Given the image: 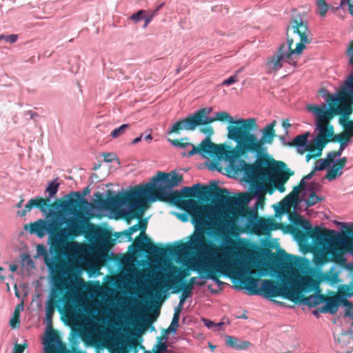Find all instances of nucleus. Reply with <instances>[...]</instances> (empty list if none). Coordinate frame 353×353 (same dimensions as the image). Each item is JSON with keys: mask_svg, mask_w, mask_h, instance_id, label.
I'll return each instance as SVG.
<instances>
[{"mask_svg": "<svg viewBox=\"0 0 353 353\" xmlns=\"http://www.w3.org/2000/svg\"><path fill=\"white\" fill-rule=\"evenodd\" d=\"M310 134L309 132H306L303 134L297 135L292 142L288 143V145L297 147L299 152L304 150L309 145H307V142Z\"/></svg>", "mask_w": 353, "mask_h": 353, "instance_id": "26", "label": "nucleus"}, {"mask_svg": "<svg viewBox=\"0 0 353 353\" xmlns=\"http://www.w3.org/2000/svg\"><path fill=\"white\" fill-rule=\"evenodd\" d=\"M276 124V121L274 120L271 123L267 125L262 130V135L259 139L262 147H265V144H272L276 137V132L274 127Z\"/></svg>", "mask_w": 353, "mask_h": 353, "instance_id": "23", "label": "nucleus"}, {"mask_svg": "<svg viewBox=\"0 0 353 353\" xmlns=\"http://www.w3.org/2000/svg\"><path fill=\"white\" fill-rule=\"evenodd\" d=\"M320 200V198L314 192H312L310 194L308 199L305 201L306 205L307 207L313 206Z\"/></svg>", "mask_w": 353, "mask_h": 353, "instance_id": "38", "label": "nucleus"}, {"mask_svg": "<svg viewBox=\"0 0 353 353\" xmlns=\"http://www.w3.org/2000/svg\"><path fill=\"white\" fill-rule=\"evenodd\" d=\"M299 260L300 257L283 250L280 254L274 256V265H258L257 276L250 264L239 263L233 257L215 264L205 263L199 270L217 283H221L219 280L221 275L235 278L248 290L250 294L263 293L268 298L282 296L294 300L296 296L289 290L288 273L295 268Z\"/></svg>", "mask_w": 353, "mask_h": 353, "instance_id": "2", "label": "nucleus"}, {"mask_svg": "<svg viewBox=\"0 0 353 353\" xmlns=\"http://www.w3.org/2000/svg\"><path fill=\"white\" fill-rule=\"evenodd\" d=\"M332 152L334 153L335 157H340L342 154L343 151H341V150L339 149L338 150L332 151Z\"/></svg>", "mask_w": 353, "mask_h": 353, "instance_id": "64", "label": "nucleus"}, {"mask_svg": "<svg viewBox=\"0 0 353 353\" xmlns=\"http://www.w3.org/2000/svg\"><path fill=\"white\" fill-rule=\"evenodd\" d=\"M343 174V171L338 169L334 165L331 169L328 170L325 178L329 181L334 180L337 176Z\"/></svg>", "mask_w": 353, "mask_h": 353, "instance_id": "31", "label": "nucleus"}, {"mask_svg": "<svg viewBox=\"0 0 353 353\" xmlns=\"http://www.w3.org/2000/svg\"><path fill=\"white\" fill-rule=\"evenodd\" d=\"M17 39H18L17 34H10V35L3 34L2 40H4L5 41H6L8 43H14L17 41Z\"/></svg>", "mask_w": 353, "mask_h": 353, "instance_id": "44", "label": "nucleus"}, {"mask_svg": "<svg viewBox=\"0 0 353 353\" xmlns=\"http://www.w3.org/2000/svg\"><path fill=\"white\" fill-rule=\"evenodd\" d=\"M23 310V303L18 304L14 311L12 317L10 321L12 328H18L20 325V311Z\"/></svg>", "mask_w": 353, "mask_h": 353, "instance_id": "27", "label": "nucleus"}, {"mask_svg": "<svg viewBox=\"0 0 353 353\" xmlns=\"http://www.w3.org/2000/svg\"><path fill=\"white\" fill-rule=\"evenodd\" d=\"M282 126L285 128V129H288L291 127V124L289 122V120L288 119H285L282 121Z\"/></svg>", "mask_w": 353, "mask_h": 353, "instance_id": "57", "label": "nucleus"}, {"mask_svg": "<svg viewBox=\"0 0 353 353\" xmlns=\"http://www.w3.org/2000/svg\"><path fill=\"white\" fill-rule=\"evenodd\" d=\"M190 295H191L190 293L183 291V293L180 296V301H179V302H181V305H183L186 299H188Z\"/></svg>", "mask_w": 353, "mask_h": 353, "instance_id": "51", "label": "nucleus"}, {"mask_svg": "<svg viewBox=\"0 0 353 353\" xmlns=\"http://www.w3.org/2000/svg\"><path fill=\"white\" fill-rule=\"evenodd\" d=\"M17 265L15 264H10L9 266V269L11 272H14L17 270Z\"/></svg>", "mask_w": 353, "mask_h": 353, "instance_id": "62", "label": "nucleus"}, {"mask_svg": "<svg viewBox=\"0 0 353 353\" xmlns=\"http://www.w3.org/2000/svg\"><path fill=\"white\" fill-rule=\"evenodd\" d=\"M340 143V147H339V149L341 150V151H343L344 149L347 147L348 143Z\"/></svg>", "mask_w": 353, "mask_h": 353, "instance_id": "63", "label": "nucleus"}, {"mask_svg": "<svg viewBox=\"0 0 353 353\" xmlns=\"http://www.w3.org/2000/svg\"><path fill=\"white\" fill-rule=\"evenodd\" d=\"M145 12V10H141L138 11L137 12L133 14L130 18L134 20L135 22H137L142 19L143 17L142 14Z\"/></svg>", "mask_w": 353, "mask_h": 353, "instance_id": "50", "label": "nucleus"}, {"mask_svg": "<svg viewBox=\"0 0 353 353\" xmlns=\"http://www.w3.org/2000/svg\"><path fill=\"white\" fill-rule=\"evenodd\" d=\"M139 230L141 233L137 237L134 243L129 245L128 250L132 249L134 252L138 251L144 252L149 255L164 257L166 256H179L188 248L186 243H181L177 245H170L167 248H161L154 244L150 239L146 235L145 231L147 228L146 221L139 222Z\"/></svg>", "mask_w": 353, "mask_h": 353, "instance_id": "11", "label": "nucleus"}, {"mask_svg": "<svg viewBox=\"0 0 353 353\" xmlns=\"http://www.w3.org/2000/svg\"><path fill=\"white\" fill-rule=\"evenodd\" d=\"M236 125L228 126V138L234 141L235 148L225 145L223 159L229 163L235 173L243 172L252 191L259 193L270 179L267 148L262 147L258 137L252 133L258 129L255 118L239 119Z\"/></svg>", "mask_w": 353, "mask_h": 353, "instance_id": "3", "label": "nucleus"}, {"mask_svg": "<svg viewBox=\"0 0 353 353\" xmlns=\"http://www.w3.org/2000/svg\"><path fill=\"white\" fill-rule=\"evenodd\" d=\"M318 150L317 152L315 154H312V152H309V153H307L306 154L305 159H306L307 162H309L312 159H314V158L320 157L321 155L323 150Z\"/></svg>", "mask_w": 353, "mask_h": 353, "instance_id": "48", "label": "nucleus"}, {"mask_svg": "<svg viewBox=\"0 0 353 353\" xmlns=\"http://www.w3.org/2000/svg\"><path fill=\"white\" fill-rule=\"evenodd\" d=\"M336 158L335 155L334 154V153L332 152H330L327 154V157H326V160L330 163H332L334 162V159Z\"/></svg>", "mask_w": 353, "mask_h": 353, "instance_id": "54", "label": "nucleus"}, {"mask_svg": "<svg viewBox=\"0 0 353 353\" xmlns=\"http://www.w3.org/2000/svg\"><path fill=\"white\" fill-rule=\"evenodd\" d=\"M344 298L345 297H341V295H338L337 294H333L332 296L325 294L323 302L325 303V305L319 307L316 310L313 311V314L317 315L319 312L335 314L339 310V307L342 304Z\"/></svg>", "mask_w": 353, "mask_h": 353, "instance_id": "21", "label": "nucleus"}, {"mask_svg": "<svg viewBox=\"0 0 353 353\" xmlns=\"http://www.w3.org/2000/svg\"><path fill=\"white\" fill-rule=\"evenodd\" d=\"M77 198L70 197L68 201V208L73 217L67 222L68 228L62 229L61 223L56 219L46 221L41 219L34 223L25 225L24 229L29 228L30 234H35L39 238L46 233L49 234L50 252L55 253L57 257H74L78 250V243L68 240L73 239L81 235H85L89 229L93 228L87 216L88 202L82 198L79 192H72Z\"/></svg>", "mask_w": 353, "mask_h": 353, "instance_id": "4", "label": "nucleus"}, {"mask_svg": "<svg viewBox=\"0 0 353 353\" xmlns=\"http://www.w3.org/2000/svg\"><path fill=\"white\" fill-rule=\"evenodd\" d=\"M153 17V15H148L145 18V23L143 25V28H146L147 26L150 23Z\"/></svg>", "mask_w": 353, "mask_h": 353, "instance_id": "56", "label": "nucleus"}, {"mask_svg": "<svg viewBox=\"0 0 353 353\" xmlns=\"http://www.w3.org/2000/svg\"><path fill=\"white\" fill-rule=\"evenodd\" d=\"M37 252L39 256H43L44 263L52 274H58L62 272V260L67 256L57 257L54 253V257H50L46 246L43 244H39L37 246ZM70 257H68L70 259Z\"/></svg>", "mask_w": 353, "mask_h": 353, "instance_id": "19", "label": "nucleus"}, {"mask_svg": "<svg viewBox=\"0 0 353 353\" xmlns=\"http://www.w3.org/2000/svg\"><path fill=\"white\" fill-rule=\"evenodd\" d=\"M104 161L105 162H112L114 159V157H115V155L112 153H106L104 154Z\"/></svg>", "mask_w": 353, "mask_h": 353, "instance_id": "52", "label": "nucleus"}, {"mask_svg": "<svg viewBox=\"0 0 353 353\" xmlns=\"http://www.w3.org/2000/svg\"><path fill=\"white\" fill-rule=\"evenodd\" d=\"M347 161V157H343L337 159L336 161L334 163V165L340 170H341L345 166Z\"/></svg>", "mask_w": 353, "mask_h": 353, "instance_id": "42", "label": "nucleus"}, {"mask_svg": "<svg viewBox=\"0 0 353 353\" xmlns=\"http://www.w3.org/2000/svg\"><path fill=\"white\" fill-rule=\"evenodd\" d=\"M213 188L200 183L192 187H183L180 192L167 190L166 199L161 201H170L187 211L191 216L195 232L190 239L191 248L204 258H208L210 252L218 250L216 245L207 239L205 234H213L218 238H224L233 232H243L236 224L235 220L230 216H223L219 224L209 221L205 214V205H201L199 201L192 199L198 198L202 201H208L212 198L214 202L228 207L240 206L246 204L248 194L242 193L238 196H231L226 188H221L215 182L212 183Z\"/></svg>", "mask_w": 353, "mask_h": 353, "instance_id": "1", "label": "nucleus"}, {"mask_svg": "<svg viewBox=\"0 0 353 353\" xmlns=\"http://www.w3.org/2000/svg\"><path fill=\"white\" fill-rule=\"evenodd\" d=\"M350 117V116L345 117V114L343 113L342 116L339 117V122L343 127V131L340 134H334L332 142H350L351 138L353 137V121L352 119H349Z\"/></svg>", "mask_w": 353, "mask_h": 353, "instance_id": "20", "label": "nucleus"}, {"mask_svg": "<svg viewBox=\"0 0 353 353\" xmlns=\"http://www.w3.org/2000/svg\"><path fill=\"white\" fill-rule=\"evenodd\" d=\"M250 345V343L247 341L239 340V342H236L234 349L239 350H245Z\"/></svg>", "mask_w": 353, "mask_h": 353, "instance_id": "39", "label": "nucleus"}, {"mask_svg": "<svg viewBox=\"0 0 353 353\" xmlns=\"http://www.w3.org/2000/svg\"><path fill=\"white\" fill-rule=\"evenodd\" d=\"M316 163H318V165H316L314 168V171L323 170L330 165V163L325 159L317 161Z\"/></svg>", "mask_w": 353, "mask_h": 353, "instance_id": "40", "label": "nucleus"}, {"mask_svg": "<svg viewBox=\"0 0 353 353\" xmlns=\"http://www.w3.org/2000/svg\"><path fill=\"white\" fill-rule=\"evenodd\" d=\"M59 183L55 181L51 182L46 188V192L48 193V196L46 198H49L50 202L51 199L57 194Z\"/></svg>", "mask_w": 353, "mask_h": 353, "instance_id": "30", "label": "nucleus"}, {"mask_svg": "<svg viewBox=\"0 0 353 353\" xmlns=\"http://www.w3.org/2000/svg\"><path fill=\"white\" fill-rule=\"evenodd\" d=\"M188 138H182L181 139H169V141L176 147H179L181 148H185L188 146H192V143L188 142Z\"/></svg>", "mask_w": 353, "mask_h": 353, "instance_id": "33", "label": "nucleus"}, {"mask_svg": "<svg viewBox=\"0 0 353 353\" xmlns=\"http://www.w3.org/2000/svg\"><path fill=\"white\" fill-rule=\"evenodd\" d=\"M174 288L175 289L173 292L174 293H178L181 291H184L191 294L193 286H192L191 284H190L188 282L183 281L181 286Z\"/></svg>", "mask_w": 353, "mask_h": 353, "instance_id": "37", "label": "nucleus"}, {"mask_svg": "<svg viewBox=\"0 0 353 353\" xmlns=\"http://www.w3.org/2000/svg\"><path fill=\"white\" fill-rule=\"evenodd\" d=\"M352 288L347 285H341L339 289L338 295H341V297L345 296H352L353 295V292H352Z\"/></svg>", "mask_w": 353, "mask_h": 353, "instance_id": "35", "label": "nucleus"}, {"mask_svg": "<svg viewBox=\"0 0 353 353\" xmlns=\"http://www.w3.org/2000/svg\"><path fill=\"white\" fill-rule=\"evenodd\" d=\"M287 44L299 56L305 48V45L312 41L311 32L307 23L300 15L292 16L286 28Z\"/></svg>", "mask_w": 353, "mask_h": 353, "instance_id": "12", "label": "nucleus"}, {"mask_svg": "<svg viewBox=\"0 0 353 353\" xmlns=\"http://www.w3.org/2000/svg\"><path fill=\"white\" fill-rule=\"evenodd\" d=\"M315 172L316 171H314V168L312 172H310L308 174L304 176L303 179L304 180H309V179H310L314 176Z\"/></svg>", "mask_w": 353, "mask_h": 353, "instance_id": "59", "label": "nucleus"}, {"mask_svg": "<svg viewBox=\"0 0 353 353\" xmlns=\"http://www.w3.org/2000/svg\"><path fill=\"white\" fill-rule=\"evenodd\" d=\"M278 228L279 224L273 219L259 217L256 214L248 219L245 225L246 232L257 235L268 234Z\"/></svg>", "mask_w": 353, "mask_h": 353, "instance_id": "16", "label": "nucleus"}, {"mask_svg": "<svg viewBox=\"0 0 353 353\" xmlns=\"http://www.w3.org/2000/svg\"><path fill=\"white\" fill-rule=\"evenodd\" d=\"M98 234L100 236V239L103 243L108 241L110 239L109 235H107L105 233H104L102 231H100V232Z\"/></svg>", "mask_w": 353, "mask_h": 353, "instance_id": "53", "label": "nucleus"}, {"mask_svg": "<svg viewBox=\"0 0 353 353\" xmlns=\"http://www.w3.org/2000/svg\"><path fill=\"white\" fill-rule=\"evenodd\" d=\"M300 192V188L294 187L293 190L288 196H285L283 202L285 203L288 206L298 203Z\"/></svg>", "mask_w": 353, "mask_h": 353, "instance_id": "28", "label": "nucleus"}, {"mask_svg": "<svg viewBox=\"0 0 353 353\" xmlns=\"http://www.w3.org/2000/svg\"><path fill=\"white\" fill-rule=\"evenodd\" d=\"M107 194L108 197L104 199L101 193L98 192L95 193L96 199L94 203H96L98 208L108 210L119 205L128 203L131 208V210L128 213V216H126L127 221L129 223L130 220L134 217L141 219L144 208L141 206V199H139L136 186L122 195L110 196L112 194L111 190H108Z\"/></svg>", "mask_w": 353, "mask_h": 353, "instance_id": "10", "label": "nucleus"}, {"mask_svg": "<svg viewBox=\"0 0 353 353\" xmlns=\"http://www.w3.org/2000/svg\"><path fill=\"white\" fill-rule=\"evenodd\" d=\"M132 234L133 233H131V232L130 231V230L128 228L123 232H118L116 236L119 237L120 236L125 235L128 238V241H131L132 240Z\"/></svg>", "mask_w": 353, "mask_h": 353, "instance_id": "49", "label": "nucleus"}, {"mask_svg": "<svg viewBox=\"0 0 353 353\" xmlns=\"http://www.w3.org/2000/svg\"><path fill=\"white\" fill-rule=\"evenodd\" d=\"M238 81H239V79H238V77H237L236 74H234L233 76H231L228 79H225L223 81L222 85H231L232 83H234L237 82Z\"/></svg>", "mask_w": 353, "mask_h": 353, "instance_id": "47", "label": "nucleus"}, {"mask_svg": "<svg viewBox=\"0 0 353 353\" xmlns=\"http://www.w3.org/2000/svg\"><path fill=\"white\" fill-rule=\"evenodd\" d=\"M344 307H346V310L345 312V316L348 317H352L353 316V304L349 300H347L345 297L342 301V304Z\"/></svg>", "mask_w": 353, "mask_h": 353, "instance_id": "36", "label": "nucleus"}, {"mask_svg": "<svg viewBox=\"0 0 353 353\" xmlns=\"http://www.w3.org/2000/svg\"><path fill=\"white\" fill-rule=\"evenodd\" d=\"M274 164L268 166L270 172V177L268 181V183L271 180V177L274 175V183L277 190L280 192L285 191L284 184L288 181L290 176L294 175V172L287 168V164L283 161H276L272 159ZM268 184H267V186Z\"/></svg>", "mask_w": 353, "mask_h": 353, "instance_id": "17", "label": "nucleus"}, {"mask_svg": "<svg viewBox=\"0 0 353 353\" xmlns=\"http://www.w3.org/2000/svg\"><path fill=\"white\" fill-rule=\"evenodd\" d=\"M162 337L159 338L158 343L154 345L152 351L145 350L144 353H167V352H171L172 350H168V345L161 341Z\"/></svg>", "mask_w": 353, "mask_h": 353, "instance_id": "29", "label": "nucleus"}, {"mask_svg": "<svg viewBox=\"0 0 353 353\" xmlns=\"http://www.w3.org/2000/svg\"><path fill=\"white\" fill-rule=\"evenodd\" d=\"M65 202L61 200H56L53 203L49 201V198H43L41 196L31 199L28 201V203L25 205L23 210L18 211L17 214L21 217L26 216L27 213L30 212L33 208H38L42 212H46L48 210L52 208L63 207Z\"/></svg>", "mask_w": 353, "mask_h": 353, "instance_id": "18", "label": "nucleus"}, {"mask_svg": "<svg viewBox=\"0 0 353 353\" xmlns=\"http://www.w3.org/2000/svg\"><path fill=\"white\" fill-rule=\"evenodd\" d=\"M305 183L304 181V179H302L299 185L295 186L296 188H300V191L303 190L305 188Z\"/></svg>", "mask_w": 353, "mask_h": 353, "instance_id": "61", "label": "nucleus"}, {"mask_svg": "<svg viewBox=\"0 0 353 353\" xmlns=\"http://www.w3.org/2000/svg\"><path fill=\"white\" fill-rule=\"evenodd\" d=\"M212 109L210 108H203L190 114L185 119L176 121L168 132V134H178L181 130L194 131L197 127L201 125H210L214 121H228L230 123L228 126L236 125V120H234L226 112H218L215 117H210Z\"/></svg>", "mask_w": 353, "mask_h": 353, "instance_id": "9", "label": "nucleus"}, {"mask_svg": "<svg viewBox=\"0 0 353 353\" xmlns=\"http://www.w3.org/2000/svg\"><path fill=\"white\" fill-rule=\"evenodd\" d=\"M179 319H180V317L176 316H176L173 315L171 324L169 326L170 330L172 329V330H174V332L176 331L178 327L179 326Z\"/></svg>", "mask_w": 353, "mask_h": 353, "instance_id": "45", "label": "nucleus"}, {"mask_svg": "<svg viewBox=\"0 0 353 353\" xmlns=\"http://www.w3.org/2000/svg\"><path fill=\"white\" fill-rule=\"evenodd\" d=\"M288 273V281L289 290L292 292L296 299L291 300L294 303H299L304 295L303 292H308L319 288L318 283L311 276H292Z\"/></svg>", "mask_w": 353, "mask_h": 353, "instance_id": "14", "label": "nucleus"}, {"mask_svg": "<svg viewBox=\"0 0 353 353\" xmlns=\"http://www.w3.org/2000/svg\"><path fill=\"white\" fill-rule=\"evenodd\" d=\"M250 184H251V183H250ZM267 184H268V181L264 184L262 191L259 193L254 192L252 189V185H250V189H251L252 193L256 196H259L257 203H256V207H258V206L262 207L264 204V199H265L264 194L266 192Z\"/></svg>", "mask_w": 353, "mask_h": 353, "instance_id": "34", "label": "nucleus"}, {"mask_svg": "<svg viewBox=\"0 0 353 353\" xmlns=\"http://www.w3.org/2000/svg\"><path fill=\"white\" fill-rule=\"evenodd\" d=\"M28 344L24 343L23 344L16 343L14 347L13 353H23L25 349L27 347Z\"/></svg>", "mask_w": 353, "mask_h": 353, "instance_id": "46", "label": "nucleus"}, {"mask_svg": "<svg viewBox=\"0 0 353 353\" xmlns=\"http://www.w3.org/2000/svg\"><path fill=\"white\" fill-rule=\"evenodd\" d=\"M216 247L218 248V250H216L214 252L212 251V252H210L211 254H210V255H209V256H208V258H204L200 254H199L196 251H195L194 250H193L191 248L190 242L189 243L190 249H191L192 251H194L195 253H196L198 254V256L199 257V260H198L194 263L189 265L188 267V269H181L176 266H172V273L174 274L176 273H177V275H172V274L170 275V276L172 277V279L169 280L168 281L161 280L158 283V288L160 289H162L164 287H165L166 289H169L170 288H178V287L181 286L182 281H184V279L185 278H187L188 276H190V270H192L194 271H197L198 272H199L201 278H205V279H208L205 276V275H206L205 273H204V272L201 273L199 270L200 267L203 264H204L205 263H209V264H215V263H219L223 260H227L228 259H232V256L230 255L229 254H224L223 258L218 256V253L220 251L228 250H229L228 246H225L224 248H220L216 245Z\"/></svg>", "mask_w": 353, "mask_h": 353, "instance_id": "8", "label": "nucleus"}, {"mask_svg": "<svg viewBox=\"0 0 353 353\" xmlns=\"http://www.w3.org/2000/svg\"><path fill=\"white\" fill-rule=\"evenodd\" d=\"M239 340L237 338L232 336H225V343L228 346L233 348V347L235 346L236 342H239Z\"/></svg>", "mask_w": 353, "mask_h": 353, "instance_id": "41", "label": "nucleus"}, {"mask_svg": "<svg viewBox=\"0 0 353 353\" xmlns=\"http://www.w3.org/2000/svg\"><path fill=\"white\" fill-rule=\"evenodd\" d=\"M183 305H181V302H179L178 306L174 309V316L180 317V313L182 310Z\"/></svg>", "mask_w": 353, "mask_h": 353, "instance_id": "55", "label": "nucleus"}, {"mask_svg": "<svg viewBox=\"0 0 353 353\" xmlns=\"http://www.w3.org/2000/svg\"><path fill=\"white\" fill-rule=\"evenodd\" d=\"M196 277H192L189 279V281H188L190 284H191L192 286H194V285L195 284H197V285H203V283H196Z\"/></svg>", "mask_w": 353, "mask_h": 353, "instance_id": "58", "label": "nucleus"}, {"mask_svg": "<svg viewBox=\"0 0 353 353\" xmlns=\"http://www.w3.org/2000/svg\"><path fill=\"white\" fill-rule=\"evenodd\" d=\"M139 227H138V224H135V225L130 227L129 230L131 232V233H134L139 230Z\"/></svg>", "mask_w": 353, "mask_h": 353, "instance_id": "60", "label": "nucleus"}, {"mask_svg": "<svg viewBox=\"0 0 353 353\" xmlns=\"http://www.w3.org/2000/svg\"><path fill=\"white\" fill-rule=\"evenodd\" d=\"M204 125V127L200 128L199 131L205 134L206 137L201 142L199 146L192 145V149L188 152V157H192L199 153L208 154L219 160L223 159L226 144H216L212 142L211 137L214 133V129L209 125Z\"/></svg>", "mask_w": 353, "mask_h": 353, "instance_id": "13", "label": "nucleus"}, {"mask_svg": "<svg viewBox=\"0 0 353 353\" xmlns=\"http://www.w3.org/2000/svg\"><path fill=\"white\" fill-rule=\"evenodd\" d=\"M182 181L183 175L175 172H158L152 178V183L136 185L139 199H141V206L145 208L147 201L153 202L165 199L167 190L177 186Z\"/></svg>", "mask_w": 353, "mask_h": 353, "instance_id": "7", "label": "nucleus"}, {"mask_svg": "<svg viewBox=\"0 0 353 353\" xmlns=\"http://www.w3.org/2000/svg\"><path fill=\"white\" fill-rule=\"evenodd\" d=\"M66 273L62 269V272L58 274H52L54 277V286L50 292L46 303L45 317L48 332L43 343L46 353H69L64 344L61 343L57 332L52 329V319L57 308L59 312H63L62 305L67 299L63 295L65 290L68 289V279L63 277L62 274Z\"/></svg>", "mask_w": 353, "mask_h": 353, "instance_id": "6", "label": "nucleus"}, {"mask_svg": "<svg viewBox=\"0 0 353 353\" xmlns=\"http://www.w3.org/2000/svg\"><path fill=\"white\" fill-rule=\"evenodd\" d=\"M319 288L316 290V294L308 296H302V299L299 302H302L310 307H314L323 302L325 294L320 293Z\"/></svg>", "mask_w": 353, "mask_h": 353, "instance_id": "25", "label": "nucleus"}, {"mask_svg": "<svg viewBox=\"0 0 353 353\" xmlns=\"http://www.w3.org/2000/svg\"><path fill=\"white\" fill-rule=\"evenodd\" d=\"M353 75L346 82L340 93L339 98H334L330 103V108L326 104L321 105H308L307 110L312 112L316 117V130L318 132L314 139V143L309 145L301 154L305 151L314 152L323 150L329 143L332 141L334 136V128L330 121L336 115L350 116L353 112Z\"/></svg>", "mask_w": 353, "mask_h": 353, "instance_id": "5", "label": "nucleus"}, {"mask_svg": "<svg viewBox=\"0 0 353 353\" xmlns=\"http://www.w3.org/2000/svg\"><path fill=\"white\" fill-rule=\"evenodd\" d=\"M294 55H296V53L293 48H290L285 43L281 44L276 52L267 61L266 68L268 72H276L283 68L285 61L291 64Z\"/></svg>", "mask_w": 353, "mask_h": 353, "instance_id": "15", "label": "nucleus"}, {"mask_svg": "<svg viewBox=\"0 0 353 353\" xmlns=\"http://www.w3.org/2000/svg\"><path fill=\"white\" fill-rule=\"evenodd\" d=\"M130 125L128 123L123 124L120 127L115 128L112 131L110 136L114 138H118L120 136L123 135L125 131L130 128Z\"/></svg>", "mask_w": 353, "mask_h": 353, "instance_id": "32", "label": "nucleus"}, {"mask_svg": "<svg viewBox=\"0 0 353 353\" xmlns=\"http://www.w3.org/2000/svg\"><path fill=\"white\" fill-rule=\"evenodd\" d=\"M203 321L205 325L209 329L213 328L214 327H216L219 329L220 327H221L223 325V323H219L215 324L213 321L208 320V319H204L203 320ZM218 329H216V330H217Z\"/></svg>", "mask_w": 353, "mask_h": 353, "instance_id": "43", "label": "nucleus"}, {"mask_svg": "<svg viewBox=\"0 0 353 353\" xmlns=\"http://www.w3.org/2000/svg\"><path fill=\"white\" fill-rule=\"evenodd\" d=\"M351 47H352V41L350 42L347 49V54L348 55L349 57V64L353 67V50L352 51L351 50ZM353 76V72L351 73L350 74V76L347 77V79L344 81L343 84L342 85L340 90L339 91V93H338V96L337 97H335V96H333L330 94H329V92H327V90L325 89V88H321L320 90H319V94L323 97H327V102L328 103V105L330 106V103L331 101V100L334 98H339L340 97V93L343 90V88L345 87V85L346 83V82L350 79V78Z\"/></svg>", "mask_w": 353, "mask_h": 353, "instance_id": "24", "label": "nucleus"}, {"mask_svg": "<svg viewBox=\"0 0 353 353\" xmlns=\"http://www.w3.org/2000/svg\"><path fill=\"white\" fill-rule=\"evenodd\" d=\"M348 4V10L350 14L353 15V0H341L340 6ZM316 5L317 6L318 14L321 17H325L330 6L325 2V0H316ZM352 51L353 50V40L352 41Z\"/></svg>", "mask_w": 353, "mask_h": 353, "instance_id": "22", "label": "nucleus"}]
</instances>
